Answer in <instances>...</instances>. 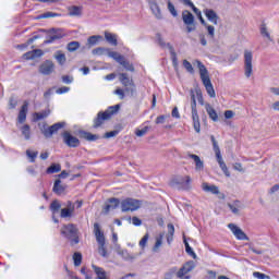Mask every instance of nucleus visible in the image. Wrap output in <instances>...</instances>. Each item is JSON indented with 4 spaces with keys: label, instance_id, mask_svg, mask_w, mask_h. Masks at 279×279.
Returning <instances> with one entry per match:
<instances>
[{
    "label": "nucleus",
    "instance_id": "33",
    "mask_svg": "<svg viewBox=\"0 0 279 279\" xmlns=\"http://www.w3.org/2000/svg\"><path fill=\"white\" fill-rule=\"evenodd\" d=\"M52 191L57 193V195H62V193H64V185H62L60 179L56 180Z\"/></svg>",
    "mask_w": 279,
    "mask_h": 279
},
{
    "label": "nucleus",
    "instance_id": "63",
    "mask_svg": "<svg viewBox=\"0 0 279 279\" xmlns=\"http://www.w3.org/2000/svg\"><path fill=\"white\" fill-rule=\"evenodd\" d=\"M81 274L85 276V279H93V277L86 271V267L81 268Z\"/></svg>",
    "mask_w": 279,
    "mask_h": 279
},
{
    "label": "nucleus",
    "instance_id": "22",
    "mask_svg": "<svg viewBox=\"0 0 279 279\" xmlns=\"http://www.w3.org/2000/svg\"><path fill=\"white\" fill-rule=\"evenodd\" d=\"M228 207L230 208L231 213H233V215H241V210H243V203L235 201L228 204Z\"/></svg>",
    "mask_w": 279,
    "mask_h": 279
},
{
    "label": "nucleus",
    "instance_id": "10",
    "mask_svg": "<svg viewBox=\"0 0 279 279\" xmlns=\"http://www.w3.org/2000/svg\"><path fill=\"white\" fill-rule=\"evenodd\" d=\"M229 230L232 232V234L238 239V241H250V236L245 234L243 229L234 223L228 225Z\"/></svg>",
    "mask_w": 279,
    "mask_h": 279
},
{
    "label": "nucleus",
    "instance_id": "42",
    "mask_svg": "<svg viewBox=\"0 0 279 279\" xmlns=\"http://www.w3.org/2000/svg\"><path fill=\"white\" fill-rule=\"evenodd\" d=\"M62 167L59 163H53L47 169V173H59Z\"/></svg>",
    "mask_w": 279,
    "mask_h": 279
},
{
    "label": "nucleus",
    "instance_id": "23",
    "mask_svg": "<svg viewBox=\"0 0 279 279\" xmlns=\"http://www.w3.org/2000/svg\"><path fill=\"white\" fill-rule=\"evenodd\" d=\"M40 57H43V50L40 49H35L23 54L24 60H34Z\"/></svg>",
    "mask_w": 279,
    "mask_h": 279
},
{
    "label": "nucleus",
    "instance_id": "15",
    "mask_svg": "<svg viewBox=\"0 0 279 279\" xmlns=\"http://www.w3.org/2000/svg\"><path fill=\"white\" fill-rule=\"evenodd\" d=\"M116 252L119 254V256L124 258V260H134V258H138V253L130 254L128 250L121 248V246L118 244H116Z\"/></svg>",
    "mask_w": 279,
    "mask_h": 279
},
{
    "label": "nucleus",
    "instance_id": "1",
    "mask_svg": "<svg viewBox=\"0 0 279 279\" xmlns=\"http://www.w3.org/2000/svg\"><path fill=\"white\" fill-rule=\"evenodd\" d=\"M194 66H197L201 75V80L203 83V86H205V90L209 97L215 99L217 97V94L215 93V87L213 86V82L210 81V75L208 74V69H206V65L202 63L199 60H195L193 62Z\"/></svg>",
    "mask_w": 279,
    "mask_h": 279
},
{
    "label": "nucleus",
    "instance_id": "35",
    "mask_svg": "<svg viewBox=\"0 0 279 279\" xmlns=\"http://www.w3.org/2000/svg\"><path fill=\"white\" fill-rule=\"evenodd\" d=\"M110 48L98 47L95 48L92 53L93 56H108Z\"/></svg>",
    "mask_w": 279,
    "mask_h": 279
},
{
    "label": "nucleus",
    "instance_id": "40",
    "mask_svg": "<svg viewBox=\"0 0 279 279\" xmlns=\"http://www.w3.org/2000/svg\"><path fill=\"white\" fill-rule=\"evenodd\" d=\"M192 10L194 14H196L197 19L201 21L202 25H206V20H204V16H202V11H199V9H197L195 4L192 7Z\"/></svg>",
    "mask_w": 279,
    "mask_h": 279
},
{
    "label": "nucleus",
    "instance_id": "27",
    "mask_svg": "<svg viewBox=\"0 0 279 279\" xmlns=\"http://www.w3.org/2000/svg\"><path fill=\"white\" fill-rule=\"evenodd\" d=\"M202 189L205 193H211L213 195H219V187L217 185H210L206 182L202 183Z\"/></svg>",
    "mask_w": 279,
    "mask_h": 279
},
{
    "label": "nucleus",
    "instance_id": "50",
    "mask_svg": "<svg viewBox=\"0 0 279 279\" xmlns=\"http://www.w3.org/2000/svg\"><path fill=\"white\" fill-rule=\"evenodd\" d=\"M60 208H62V205L60 204L59 201H53L50 205V210H52V213H58Z\"/></svg>",
    "mask_w": 279,
    "mask_h": 279
},
{
    "label": "nucleus",
    "instance_id": "54",
    "mask_svg": "<svg viewBox=\"0 0 279 279\" xmlns=\"http://www.w3.org/2000/svg\"><path fill=\"white\" fill-rule=\"evenodd\" d=\"M168 10L170 14H172V16H178V11L175 10V7L173 5V3L168 2Z\"/></svg>",
    "mask_w": 279,
    "mask_h": 279
},
{
    "label": "nucleus",
    "instance_id": "19",
    "mask_svg": "<svg viewBox=\"0 0 279 279\" xmlns=\"http://www.w3.org/2000/svg\"><path fill=\"white\" fill-rule=\"evenodd\" d=\"M39 73L43 75H51L53 73V62L46 61L39 66Z\"/></svg>",
    "mask_w": 279,
    "mask_h": 279
},
{
    "label": "nucleus",
    "instance_id": "52",
    "mask_svg": "<svg viewBox=\"0 0 279 279\" xmlns=\"http://www.w3.org/2000/svg\"><path fill=\"white\" fill-rule=\"evenodd\" d=\"M191 108L192 112L197 111V100L195 99V94L191 95Z\"/></svg>",
    "mask_w": 279,
    "mask_h": 279
},
{
    "label": "nucleus",
    "instance_id": "41",
    "mask_svg": "<svg viewBox=\"0 0 279 279\" xmlns=\"http://www.w3.org/2000/svg\"><path fill=\"white\" fill-rule=\"evenodd\" d=\"M70 16H81L82 15V9L80 7H72L69 9Z\"/></svg>",
    "mask_w": 279,
    "mask_h": 279
},
{
    "label": "nucleus",
    "instance_id": "44",
    "mask_svg": "<svg viewBox=\"0 0 279 279\" xmlns=\"http://www.w3.org/2000/svg\"><path fill=\"white\" fill-rule=\"evenodd\" d=\"M68 51L73 52V51H77V49H80V44L78 41H72L69 43L66 46Z\"/></svg>",
    "mask_w": 279,
    "mask_h": 279
},
{
    "label": "nucleus",
    "instance_id": "45",
    "mask_svg": "<svg viewBox=\"0 0 279 279\" xmlns=\"http://www.w3.org/2000/svg\"><path fill=\"white\" fill-rule=\"evenodd\" d=\"M169 114H162V116H158L155 120L156 125H162L163 123H166L167 119H169Z\"/></svg>",
    "mask_w": 279,
    "mask_h": 279
},
{
    "label": "nucleus",
    "instance_id": "56",
    "mask_svg": "<svg viewBox=\"0 0 279 279\" xmlns=\"http://www.w3.org/2000/svg\"><path fill=\"white\" fill-rule=\"evenodd\" d=\"M198 40L203 47H206L208 45V41L206 40V35L202 33L198 35Z\"/></svg>",
    "mask_w": 279,
    "mask_h": 279
},
{
    "label": "nucleus",
    "instance_id": "26",
    "mask_svg": "<svg viewBox=\"0 0 279 279\" xmlns=\"http://www.w3.org/2000/svg\"><path fill=\"white\" fill-rule=\"evenodd\" d=\"M205 110L209 116V119H211V121H219V114H217V111L215 110V108H213V106H210V104L205 105Z\"/></svg>",
    "mask_w": 279,
    "mask_h": 279
},
{
    "label": "nucleus",
    "instance_id": "43",
    "mask_svg": "<svg viewBox=\"0 0 279 279\" xmlns=\"http://www.w3.org/2000/svg\"><path fill=\"white\" fill-rule=\"evenodd\" d=\"M183 243L185 245V252L190 254V256H193V258H197V255L195 254L191 245H189V242L186 241V239L183 240Z\"/></svg>",
    "mask_w": 279,
    "mask_h": 279
},
{
    "label": "nucleus",
    "instance_id": "36",
    "mask_svg": "<svg viewBox=\"0 0 279 279\" xmlns=\"http://www.w3.org/2000/svg\"><path fill=\"white\" fill-rule=\"evenodd\" d=\"M54 58H56L57 62L59 64H61V66L66 62V56L61 50H59L54 53Z\"/></svg>",
    "mask_w": 279,
    "mask_h": 279
},
{
    "label": "nucleus",
    "instance_id": "25",
    "mask_svg": "<svg viewBox=\"0 0 279 279\" xmlns=\"http://www.w3.org/2000/svg\"><path fill=\"white\" fill-rule=\"evenodd\" d=\"M165 240V233H159L155 238V244L153 246V252L158 253L160 252V248L162 247V241Z\"/></svg>",
    "mask_w": 279,
    "mask_h": 279
},
{
    "label": "nucleus",
    "instance_id": "39",
    "mask_svg": "<svg viewBox=\"0 0 279 279\" xmlns=\"http://www.w3.org/2000/svg\"><path fill=\"white\" fill-rule=\"evenodd\" d=\"M98 254L104 258L108 257V251L106 250V243L98 244Z\"/></svg>",
    "mask_w": 279,
    "mask_h": 279
},
{
    "label": "nucleus",
    "instance_id": "3",
    "mask_svg": "<svg viewBox=\"0 0 279 279\" xmlns=\"http://www.w3.org/2000/svg\"><path fill=\"white\" fill-rule=\"evenodd\" d=\"M244 58V75L250 78L254 75V51L245 49L243 53Z\"/></svg>",
    "mask_w": 279,
    "mask_h": 279
},
{
    "label": "nucleus",
    "instance_id": "21",
    "mask_svg": "<svg viewBox=\"0 0 279 279\" xmlns=\"http://www.w3.org/2000/svg\"><path fill=\"white\" fill-rule=\"evenodd\" d=\"M187 156L192 160H194L195 171H197V172L204 171V161L202 160V158H199V156L193 155V154H187Z\"/></svg>",
    "mask_w": 279,
    "mask_h": 279
},
{
    "label": "nucleus",
    "instance_id": "51",
    "mask_svg": "<svg viewBox=\"0 0 279 279\" xmlns=\"http://www.w3.org/2000/svg\"><path fill=\"white\" fill-rule=\"evenodd\" d=\"M253 278H256V279H271V277H269V275H266V274H263V272H259V271H254L253 272Z\"/></svg>",
    "mask_w": 279,
    "mask_h": 279
},
{
    "label": "nucleus",
    "instance_id": "24",
    "mask_svg": "<svg viewBox=\"0 0 279 279\" xmlns=\"http://www.w3.org/2000/svg\"><path fill=\"white\" fill-rule=\"evenodd\" d=\"M149 5L154 16L159 20L162 19V12L160 11V7H158V3L155 0H150Z\"/></svg>",
    "mask_w": 279,
    "mask_h": 279
},
{
    "label": "nucleus",
    "instance_id": "62",
    "mask_svg": "<svg viewBox=\"0 0 279 279\" xmlns=\"http://www.w3.org/2000/svg\"><path fill=\"white\" fill-rule=\"evenodd\" d=\"M172 117L174 118V119H180V110H178V107H174L173 109H172Z\"/></svg>",
    "mask_w": 279,
    "mask_h": 279
},
{
    "label": "nucleus",
    "instance_id": "30",
    "mask_svg": "<svg viewBox=\"0 0 279 279\" xmlns=\"http://www.w3.org/2000/svg\"><path fill=\"white\" fill-rule=\"evenodd\" d=\"M173 234H175V227H173V225L169 223L168 225V233L166 235L168 245H171V243L173 242Z\"/></svg>",
    "mask_w": 279,
    "mask_h": 279
},
{
    "label": "nucleus",
    "instance_id": "37",
    "mask_svg": "<svg viewBox=\"0 0 279 279\" xmlns=\"http://www.w3.org/2000/svg\"><path fill=\"white\" fill-rule=\"evenodd\" d=\"M21 132H22V134H23V136L25 137L26 141H29V138H32V130H31L28 124H24L21 128Z\"/></svg>",
    "mask_w": 279,
    "mask_h": 279
},
{
    "label": "nucleus",
    "instance_id": "11",
    "mask_svg": "<svg viewBox=\"0 0 279 279\" xmlns=\"http://www.w3.org/2000/svg\"><path fill=\"white\" fill-rule=\"evenodd\" d=\"M195 269V262L191 260L184 264V266L178 271L177 276L178 278H183V279H190L186 274L193 271ZM185 276V277H184Z\"/></svg>",
    "mask_w": 279,
    "mask_h": 279
},
{
    "label": "nucleus",
    "instance_id": "4",
    "mask_svg": "<svg viewBox=\"0 0 279 279\" xmlns=\"http://www.w3.org/2000/svg\"><path fill=\"white\" fill-rule=\"evenodd\" d=\"M66 125V122H58L52 124L51 126H47V123L39 124V129L41 134L46 138H51L53 134H58V131L62 130Z\"/></svg>",
    "mask_w": 279,
    "mask_h": 279
},
{
    "label": "nucleus",
    "instance_id": "64",
    "mask_svg": "<svg viewBox=\"0 0 279 279\" xmlns=\"http://www.w3.org/2000/svg\"><path fill=\"white\" fill-rule=\"evenodd\" d=\"M233 117H234V111H232V110L225 111L226 119H232Z\"/></svg>",
    "mask_w": 279,
    "mask_h": 279
},
{
    "label": "nucleus",
    "instance_id": "28",
    "mask_svg": "<svg viewBox=\"0 0 279 279\" xmlns=\"http://www.w3.org/2000/svg\"><path fill=\"white\" fill-rule=\"evenodd\" d=\"M192 120L195 132L199 134V132H202V125L199 123V114L197 113V111H192Z\"/></svg>",
    "mask_w": 279,
    "mask_h": 279
},
{
    "label": "nucleus",
    "instance_id": "46",
    "mask_svg": "<svg viewBox=\"0 0 279 279\" xmlns=\"http://www.w3.org/2000/svg\"><path fill=\"white\" fill-rule=\"evenodd\" d=\"M260 34L264 38H267L268 40H271V35H269V31H267V25L263 24L260 26Z\"/></svg>",
    "mask_w": 279,
    "mask_h": 279
},
{
    "label": "nucleus",
    "instance_id": "7",
    "mask_svg": "<svg viewBox=\"0 0 279 279\" xmlns=\"http://www.w3.org/2000/svg\"><path fill=\"white\" fill-rule=\"evenodd\" d=\"M182 21L185 25L187 34H191L197 29V24H195V16L189 10L182 12Z\"/></svg>",
    "mask_w": 279,
    "mask_h": 279
},
{
    "label": "nucleus",
    "instance_id": "29",
    "mask_svg": "<svg viewBox=\"0 0 279 279\" xmlns=\"http://www.w3.org/2000/svg\"><path fill=\"white\" fill-rule=\"evenodd\" d=\"M117 206H119V199L110 198L104 208L105 215H108V213H110V210H114V208H117Z\"/></svg>",
    "mask_w": 279,
    "mask_h": 279
},
{
    "label": "nucleus",
    "instance_id": "49",
    "mask_svg": "<svg viewBox=\"0 0 279 279\" xmlns=\"http://www.w3.org/2000/svg\"><path fill=\"white\" fill-rule=\"evenodd\" d=\"M73 260L75 267H80L82 265V254L81 253H74Z\"/></svg>",
    "mask_w": 279,
    "mask_h": 279
},
{
    "label": "nucleus",
    "instance_id": "57",
    "mask_svg": "<svg viewBox=\"0 0 279 279\" xmlns=\"http://www.w3.org/2000/svg\"><path fill=\"white\" fill-rule=\"evenodd\" d=\"M69 90H71L70 87L63 86L57 89V94L58 95H64V93H69Z\"/></svg>",
    "mask_w": 279,
    "mask_h": 279
},
{
    "label": "nucleus",
    "instance_id": "6",
    "mask_svg": "<svg viewBox=\"0 0 279 279\" xmlns=\"http://www.w3.org/2000/svg\"><path fill=\"white\" fill-rule=\"evenodd\" d=\"M61 234L71 241L72 245L80 243L77 238V228L74 225H64L61 228Z\"/></svg>",
    "mask_w": 279,
    "mask_h": 279
},
{
    "label": "nucleus",
    "instance_id": "18",
    "mask_svg": "<svg viewBox=\"0 0 279 279\" xmlns=\"http://www.w3.org/2000/svg\"><path fill=\"white\" fill-rule=\"evenodd\" d=\"M204 14L209 23H213L214 25H217L219 23V15H217V12L213 9H205Z\"/></svg>",
    "mask_w": 279,
    "mask_h": 279
},
{
    "label": "nucleus",
    "instance_id": "59",
    "mask_svg": "<svg viewBox=\"0 0 279 279\" xmlns=\"http://www.w3.org/2000/svg\"><path fill=\"white\" fill-rule=\"evenodd\" d=\"M117 134H119V131L107 132L105 134V138H114V136H117Z\"/></svg>",
    "mask_w": 279,
    "mask_h": 279
},
{
    "label": "nucleus",
    "instance_id": "12",
    "mask_svg": "<svg viewBox=\"0 0 279 279\" xmlns=\"http://www.w3.org/2000/svg\"><path fill=\"white\" fill-rule=\"evenodd\" d=\"M49 39L46 40V43L51 44L54 40H60V38H64L66 34H64V31L60 28H51L49 32Z\"/></svg>",
    "mask_w": 279,
    "mask_h": 279
},
{
    "label": "nucleus",
    "instance_id": "48",
    "mask_svg": "<svg viewBox=\"0 0 279 279\" xmlns=\"http://www.w3.org/2000/svg\"><path fill=\"white\" fill-rule=\"evenodd\" d=\"M183 66L187 71V73H191V74L195 73V69H193V64H191L189 60H183Z\"/></svg>",
    "mask_w": 279,
    "mask_h": 279
},
{
    "label": "nucleus",
    "instance_id": "13",
    "mask_svg": "<svg viewBox=\"0 0 279 279\" xmlns=\"http://www.w3.org/2000/svg\"><path fill=\"white\" fill-rule=\"evenodd\" d=\"M62 136H63V141H64L65 145H68V147H80V140L77 137L71 135V133H69V131L63 132Z\"/></svg>",
    "mask_w": 279,
    "mask_h": 279
},
{
    "label": "nucleus",
    "instance_id": "55",
    "mask_svg": "<svg viewBox=\"0 0 279 279\" xmlns=\"http://www.w3.org/2000/svg\"><path fill=\"white\" fill-rule=\"evenodd\" d=\"M26 155L31 158V162H34V160H36V156H38V151L26 150Z\"/></svg>",
    "mask_w": 279,
    "mask_h": 279
},
{
    "label": "nucleus",
    "instance_id": "8",
    "mask_svg": "<svg viewBox=\"0 0 279 279\" xmlns=\"http://www.w3.org/2000/svg\"><path fill=\"white\" fill-rule=\"evenodd\" d=\"M141 207V202L134 199V198H126L121 202V210L122 213H128V211H134L138 210Z\"/></svg>",
    "mask_w": 279,
    "mask_h": 279
},
{
    "label": "nucleus",
    "instance_id": "38",
    "mask_svg": "<svg viewBox=\"0 0 279 279\" xmlns=\"http://www.w3.org/2000/svg\"><path fill=\"white\" fill-rule=\"evenodd\" d=\"M101 36L100 35H93L90 37H88L87 39V44L93 47L94 45H97V43H99V40H101Z\"/></svg>",
    "mask_w": 279,
    "mask_h": 279
},
{
    "label": "nucleus",
    "instance_id": "61",
    "mask_svg": "<svg viewBox=\"0 0 279 279\" xmlns=\"http://www.w3.org/2000/svg\"><path fill=\"white\" fill-rule=\"evenodd\" d=\"M233 169H235V171H240V173H243L245 171V169H243V165H241L240 162L234 163Z\"/></svg>",
    "mask_w": 279,
    "mask_h": 279
},
{
    "label": "nucleus",
    "instance_id": "31",
    "mask_svg": "<svg viewBox=\"0 0 279 279\" xmlns=\"http://www.w3.org/2000/svg\"><path fill=\"white\" fill-rule=\"evenodd\" d=\"M105 38H106L107 43H109L113 47H117V45H119V43L117 41V35L116 34L105 32Z\"/></svg>",
    "mask_w": 279,
    "mask_h": 279
},
{
    "label": "nucleus",
    "instance_id": "5",
    "mask_svg": "<svg viewBox=\"0 0 279 279\" xmlns=\"http://www.w3.org/2000/svg\"><path fill=\"white\" fill-rule=\"evenodd\" d=\"M210 140L213 143L217 162H218L221 171H223V173L227 178H230V171L228 170V166H226V162L223 161V158L221 157V150L219 149V144L217 143V140H215L214 135L210 136Z\"/></svg>",
    "mask_w": 279,
    "mask_h": 279
},
{
    "label": "nucleus",
    "instance_id": "2",
    "mask_svg": "<svg viewBox=\"0 0 279 279\" xmlns=\"http://www.w3.org/2000/svg\"><path fill=\"white\" fill-rule=\"evenodd\" d=\"M120 108V105H114L112 107H109L105 112H99L97 119L94 120V128H99L100 125H102L104 121H108L109 119H111L112 114H117Z\"/></svg>",
    "mask_w": 279,
    "mask_h": 279
},
{
    "label": "nucleus",
    "instance_id": "47",
    "mask_svg": "<svg viewBox=\"0 0 279 279\" xmlns=\"http://www.w3.org/2000/svg\"><path fill=\"white\" fill-rule=\"evenodd\" d=\"M73 213H75V210L69 209L65 207V208L61 209V217L63 219H66V217H72Z\"/></svg>",
    "mask_w": 279,
    "mask_h": 279
},
{
    "label": "nucleus",
    "instance_id": "14",
    "mask_svg": "<svg viewBox=\"0 0 279 279\" xmlns=\"http://www.w3.org/2000/svg\"><path fill=\"white\" fill-rule=\"evenodd\" d=\"M191 182H193V179L191 177H175L172 179V184H179L180 186H183V189H191Z\"/></svg>",
    "mask_w": 279,
    "mask_h": 279
},
{
    "label": "nucleus",
    "instance_id": "58",
    "mask_svg": "<svg viewBox=\"0 0 279 279\" xmlns=\"http://www.w3.org/2000/svg\"><path fill=\"white\" fill-rule=\"evenodd\" d=\"M63 84H71L73 82V76L64 75L62 76Z\"/></svg>",
    "mask_w": 279,
    "mask_h": 279
},
{
    "label": "nucleus",
    "instance_id": "60",
    "mask_svg": "<svg viewBox=\"0 0 279 279\" xmlns=\"http://www.w3.org/2000/svg\"><path fill=\"white\" fill-rule=\"evenodd\" d=\"M114 95H118L120 99H124L125 92H123V89H121V88H118L114 90Z\"/></svg>",
    "mask_w": 279,
    "mask_h": 279
},
{
    "label": "nucleus",
    "instance_id": "9",
    "mask_svg": "<svg viewBox=\"0 0 279 279\" xmlns=\"http://www.w3.org/2000/svg\"><path fill=\"white\" fill-rule=\"evenodd\" d=\"M107 56H108V58H112L113 60H116V62H118L119 64L124 66V69H126V71H134V66H132V64H130V62L125 61V57L121 56L119 52L111 51L109 49V52Z\"/></svg>",
    "mask_w": 279,
    "mask_h": 279
},
{
    "label": "nucleus",
    "instance_id": "16",
    "mask_svg": "<svg viewBox=\"0 0 279 279\" xmlns=\"http://www.w3.org/2000/svg\"><path fill=\"white\" fill-rule=\"evenodd\" d=\"M120 82L123 84V86H125L126 90H131V95H134V82L128 77V74H120Z\"/></svg>",
    "mask_w": 279,
    "mask_h": 279
},
{
    "label": "nucleus",
    "instance_id": "20",
    "mask_svg": "<svg viewBox=\"0 0 279 279\" xmlns=\"http://www.w3.org/2000/svg\"><path fill=\"white\" fill-rule=\"evenodd\" d=\"M29 108V102L24 101L19 116H17V121L19 123H25L26 119H27V110Z\"/></svg>",
    "mask_w": 279,
    "mask_h": 279
},
{
    "label": "nucleus",
    "instance_id": "17",
    "mask_svg": "<svg viewBox=\"0 0 279 279\" xmlns=\"http://www.w3.org/2000/svg\"><path fill=\"white\" fill-rule=\"evenodd\" d=\"M94 234L98 244L106 243V235L104 234V231H101V226H99V222L94 223Z\"/></svg>",
    "mask_w": 279,
    "mask_h": 279
},
{
    "label": "nucleus",
    "instance_id": "32",
    "mask_svg": "<svg viewBox=\"0 0 279 279\" xmlns=\"http://www.w3.org/2000/svg\"><path fill=\"white\" fill-rule=\"evenodd\" d=\"M49 114H51L50 110H45V111H41V112H35L33 114V119H34V121H40L43 119H47V117H49Z\"/></svg>",
    "mask_w": 279,
    "mask_h": 279
},
{
    "label": "nucleus",
    "instance_id": "53",
    "mask_svg": "<svg viewBox=\"0 0 279 279\" xmlns=\"http://www.w3.org/2000/svg\"><path fill=\"white\" fill-rule=\"evenodd\" d=\"M206 26V29L208 32V35L211 37V38H215V26L213 25H208L206 22L205 24H203Z\"/></svg>",
    "mask_w": 279,
    "mask_h": 279
},
{
    "label": "nucleus",
    "instance_id": "34",
    "mask_svg": "<svg viewBox=\"0 0 279 279\" xmlns=\"http://www.w3.org/2000/svg\"><path fill=\"white\" fill-rule=\"evenodd\" d=\"M80 136L81 138H85V141H97V138H99V136L86 131H81Z\"/></svg>",
    "mask_w": 279,
    "mask_h": 279
}]
</instances>
